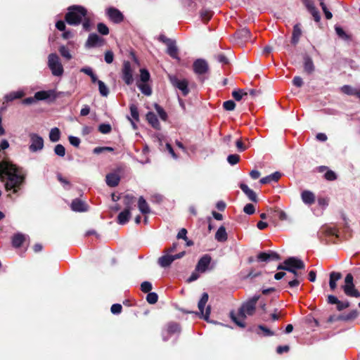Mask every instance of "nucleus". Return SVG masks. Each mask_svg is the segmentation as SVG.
Masks as SVG:
<instances>
[{"mask_svg": "<svg viewBox=\"0 0 360 360\" xmlns=\"http://www.w3.org/2000/svg\"><path fill=\"white\" fill-rule=\"evenodd\" d=\"M25 174L7 160L0 162V180L4 183L6 191L17 193L24 184Z\"/></svg>", "mask_w": 360, "mask_h": 360, "instance_id": "nucleus-1", "label": "nucleus"}, {"mask_svg": "<svg viewBox=\"0 0 360 360\" xmlns=\"http://www.w3.org/2000/svg\"><path fill=\"white\" fill-rule=\"evenodd\" d=\"M86 11L81 6H75L69 9L65 15V20L69 25H78L85 18Z\"/></svg>", "mask_w": 360, "mask_h": 360, "instance_id": "nucleus-2", "label": "nucleus"}, {"mask_svg": "<svg viewBox=\"0 0 360 360\" xmlns=\"http://www.w3.org/2000/svg\"><path fill=\"white\" fill-rule=\"evenodd\" d=\"M48 66L53 76L61 77L64 69L59 57L56 53H51L48 56Z\"/></svg>", "mask_w": 360, "mask_h": 360, "instance_id": "nucleus-3", "label": "nucleus"}, {"mask_svg": "<svg viewBox=\"0 0 360 360\" xmlns=\"http://www.w3.org/2000/svg\"><path fill=\"white\" fill-rule=\"evenodd\" d=\"M304 263L300 259L291 257L285 259L283 262V264L278 265L277 269L292 271V269H304Z\"/></svg>", "mask_w": 360, "mask_h": 360, "instance_id": "nucleus-4", "label": "nucleus"}, {"mask_svg": "<svg viewBox=\"0 0 360 360\" xmlns=\"http://www.w3.org/2000/svg\"><path fill=\"white\" fill-rule=\"evenodd\" d=\"M353 281V276L351 274H347L345 278V283L342 285V288L346 295L349 297H359L360 292L356 289Z\"/></svg>", "mask_w": 360, "mask_h": 360, "instance_id": "nucleus-5", "label": "nucleus"}, {"mask_svg": "<svg viewBox=\"0 0 360 360\" xmlns=\"http://www.w3.org/2000/svg\"><path fill=\"white\" fill-rule=\"evenodd\" d=\"M259 299V296L255 295L243 304L239 309L240 319H246L247 316H251L255 313V306Z\"/></svg>", "mask_w": 360, "mask_h": 360, "instance_id": "nucleus-6", "label": "nucleus"}, {"mask_svg": "<svg viewBox=\"0 0 360 360\" xmlns=\"http://www.w3.org/2000/svg\"><path fill=\"white\" fill-rule=\"evenodd\" d=\"M184 255H185L184 251L181 252L179 254H176L174 255H170L168 252H165V255L158 259V264L162 267H167L172 264V262L173 261H174L175 259L181 258L182 257L184 256Z\"/></svg>", "mask_w": 360, "mask_h": 360, "instance_id": "nucleus-7", "label": "nucleus"}, {"mask_svg": "<svg viewBox=\"0 0 360 360\" xmlns=\"http://www.w3.org/2000/svg\"><path fill=\"white\" fill-rule=\"evenodd\" d=\"M169 80L174 86L182 91L184 96H186L188 94V82L186 79H179L176 76H169Z\"/></svg>", "mask_w": 360, "mask_h": 360, "instance_id": "nucleus-8", "label": "nucleus"}, {"mask_svg": "<svg viewBox=\"0 0 360 360\" xmlns=\"http://www.w3.org/2000/svg\"><path fill=\"white\" fill-rule=\"evenodd\" d=\"M193 68L194 72L198 75L206 74L209 71L207 62L202 58L195 60L193 63Z\"/></svg>", "mask_w": 360, "mask_h": 360, "instance_id": "nucleus-9", "label": "nucleus"}, {"mask_svg": "<svg viewBox=\"0 0 360 360\" xmlns=\"http://www.w3.org/2000/svg\"><path fill=\"white\" fill-rule=\"evenodd\" d=\"M122 73V79L124 81V82L127 85L131 84L133 82L134 79L132 76V70L129 61H124Z\"/></svg>", "mask_w": 360, "mask_h": 360, "instance_id": "nucleus-10", "label": "nucleus"}, {"mask_svg": "<svg viewBox=\"0 0 360 360\" xmlns=\"http://www.w3.org/2000/svg\"><path fill=\"white\" fill-rule=\"evenodd\" d=\"M30 140L31 144L30 146V150L31 151L36 152L43 148L44 140L41 136L33 134L30 135Z\"/></svg>", "mask_w": 360, "mask_h": 360, "instance_id": "nucleus-11", "label": "nucleus"}, {"mask_svg": "<svg viewBox=\"0 0 360 360\" xmlns=\"http://www.w3.org/2000/svg\"><path fill=\"white\" fill-rule=\"evenodd\" d=\"M208 294L207 292H204L202 295L201 299L198 302V309L200 311V314L203 316L204 319L205 320L208 319L209 315L210 314V307H207L205 313H204V307L206 305L207 301H208Z\"/></svg>", "mask_w": 360, "mask_h": 360, "instance_id": "nucleus-12", "label": "nucleus"}, {"mask_svg": "<svg viewBox=\"0 0 360 360\" xmlns=\"http://www.w3.org/2000/svg\"><path fill=\"white\" fill-rule=\"evenodd\" d=\"M165 43L167 46V53L172 58L178 59V49L176 46V44L174 41H172L169 39H166Z\"/></svg>", "mask_w": 360, "mask_h": 360, "instance_id": "nucleus-13", "label": "nucleus"}, {"mask_svg": "<svg viewBox=\"0 0 360 360\" xmlns=\"http://www.w3.org/2000/svg\"><path fill=\"white\" fill-rule=\"evenodd\" d=\"M107 13L110 19L114 22L118 23L123 20V15L116 8H110L108 9Z\"/></svg>", "mask_w": 360, "mask_h": 360, "instance_id": "nucleus-14", "label": "nucleus"}, {"mask_svg": "<svg viewBox=\"0 0 360 360\" xmlns=\"http://www.w3.org/2000/svg\"><path fill=\"white\" fill-rule=\"evenodd\" d=\"M317 171L320 173H324V178L327 181H334L337 179V175L335 172L329 169L326 166H320L317 168Z\"/></svg>", "mask_w": 360, "mask_h": 360, "instance_id": "nucleus-15", "label": "nucleus"}, {"mask_svg": "<svg viewBox=\"0 0 360 360\" xmlns=\"http://www.w3.org/2000/svg\"><path fill=\"white\" fill-rule=\"evenodd\" d=\"M211 262V257L209 255L203 256L196 266L195 270L200 272H205Z\"/></svg>", "mask_w": 360, "mask_h": 360, "instance_id": "nucleus-16", "label": "nucleus"}, {"mask_svg": "<svg viewBox=\"0 0 360 360\" xmlns=\"http://www.w3.org/2000/svg\"><path fill=\"white\" fill-rule=\"evenodd\" d=\"M342 278V274L340 272L333 271L330 274L329 286L331 290H335L337 288V282Z\"/></svg>", "mask_w": 360, "mask_h": 360, "instance_id": "nucleus-17", "label": "nucleus"}, {"mask_svg": "<svg viewBox=\"0 0 360 360\" xmlns=\"http://www.w3.org/2000/svg\"><path fill=\"white\" fill-rule=\"evenodd\" d=\"M103 40L96 34H91L89 36L86 41V46L87 47H94L96 46L101 45Z\"/></svg>", "mask_w": 360, "mask_h": 360, "instance_id": "nucleus-18", "label": "nucleus"}, {"mask_svg": "<svg viewBox=\"0 0 360 360\" xmlns=\"http://www.w3.org/2000/svg\"><path fill=\"white\" fill-rule=\"evenodd\" d=\"M302 201L307 205H311L315 202V195L310 191H304L301 193Z\"/></svg>", "mask_w": 360, "mask_h": 360, "instance_id": "nucleus-19", "label": "nucleus"}, {"mask_svg": "<svg viewBox=\"0 0 360 360\" xmlns=\"http://www.w3.org/2000/svg\"><path fill=\"white\" fill-rule=\"evenodd\" d=\"M240 188L245 193V195L248 197V198L250 200L253 202H257V198L256 193L252 189H250L246 184H240Z\"/></svg>", "mask_w": 360, "mask_h": 360, "instance_id": "nucleus-20", "label": "nucleus"}, {"mask_svg": "<svg viewBox=\"0 0 360 360\" xmlns=\"http://www.w3.org/2000/svg\"><path fill=\"white\" fill-rule=\"evenodd\" d=\"M71 207L75 212H84L87 210L86 205L78 199H75L72 202Z\"/></svg>", "mask_w": 360, "mask_h": 360, "instance_id": "nucleus-21", "label": "nucleus"}, {"mask_svg": "<svg viewBox=\"0 0 360 360\" xmlns=\"http://www.w3.org/2000/svg\"><path fill=\"white\" fill-rule=\"evenodd\" d=\"M120 178L117 174H109L106 176V183L109 186L114 187L118 185Z\"/></svg>", "mask_w": 360, "mask_h": 360, "instance_id": "nucleus-22", "label": "nucleus"}, {"mask_svg": "<svg viewBox=\"0 0 360 360\" xmlns=\"http://www.w3.org/2000/svg\"><path fill=\"white\" fill-rule=\"evenodd\" d=\"M228 236L224 226H220L215 234V239L219 242H225L227 240Z\"/></svg>", "mask_w": 360, "mask_h": 360, "instance_id": "nucleus-23", "label": "nucleus"}, {"mask_svg": "<svg viewBox=\"0 0 360 360\" xmlns=\"http://www.w3.org/2000/svg\"><path fill=\"white\" fill-rule=\"evenodd\" d=\"M54 95V91H37L34 94V98L38 101L45 100L49 98L51 96Z\"/></svg>", "mask_w": 360, "mask_h": 360, "instance_id": "nucleus-24", "label": "nucleus"}, {"mask_svg": "<svg viewBox=\"0 0 360 360\" xmlns=\"http://www.w3.org/2000/svg\"><path fill=\"white\" fill-rule=\"evenodd\" d=\"M130 217V210L129 209H124L117 216V222L120 224H124L127 223Z\"/></svg>", "mask_w": 360, "mask_h": 360, "instance_id": "nucleus-25", "label": "nucleus"}, {"mask_svg": "<svg viewBox=\"0 0 360 360\" xmlns=\"http://www.w3.org/2000/svg\"><path fill=\"white\" fill-rule=\"evenodd\" d=\"M138 207H139L140 212L143 214H148L150 212V208H149L148 204L147 203L146 200L142 196H141L139 198Z\"/></svg>", "mask_w": 360, "mask_h": 360, "instance_id": "nucleus-26", "label": "nucleus"}, {"mask_svg": "<svg viewBox=\"0 0 360 360\" xmlns=\"http://www.w3.org/2000/svg\"><path fill=\"white\" fill-rule=\"evenodd\" d=\"M230 317L231 320L239 327L244 328L245 326V319L240 318V311L238 314H236L233 311L230 313Z\"/></svg>", "mask_w": 360, "mask_h": 360, "instance_id": "nucleus-27", "label": "nucleus"}, {"mask_svg": "<svg viewBox=\"0 0 360 360\" xmlns=\"http://www.w3.org/2000/svg\"><path fill=\"white\" fill-rule=\"evenodd\" d=\"M281 176V174L276 172L269 176L261 179L259 182L262 184H265L270 183L272 181H277L280 179Z\"/></svg>", "mask_w": 360, "mask_h": 360, "instance_id": "nucleus-28", "label": "nucleus"}, {"mask_svg": "<svg viewBox=\"0 0 360 360\" xmlns=\"http://www.w3.org/2000/svg\"><path fill=\"white\" fill-rule=\"evenodd\" d=\"M301 34H302V30H301L299 25H295L293 27L292 36V43L293 44L295 45L297 44Z\"/></svg>", "mask_w": 360, "mask_h": 360, "instance_id": "nucleus-29", "label": "nucleus"}, {"mask_svg": "<svg viewBox=\"0 0 360 360\" xmlns=\"http://www.w3.org/2000/svg\"><path fill=\"white\" fill-rule=\"evenodd\" d=\"M25 241V236L22 233H16L13 236L12 244L14 247H20Z\"/></svg>", "mask_w": 360, "mask_h": 360, "instance_id": "nucleus-30", "label": "nucleus"}, {"mask_svg": "<svg viewBox=\"0 0 360 360\" xmlns=\"http://www.w3.org/2000/svg\"><path fill=\"white\" fill-rule=\"evenodd\" d=\"M146 119L148 122L154 127L159 128L160 123L156 117V115L153 112H148L146 115Z\"/></svg>", "mask_w": 360, "mask_h": 360, "instance_id": "nucleus-31", "label": "nucleus"}, {"mask_svg": "<svg viewBox=\"0 0 360 360\" xmlns=\"http://www.w3.org/2000/svg\"><path fill=\"white\" fill-rule=\"evenodd\" d=\"M304 70L309 74L312 73L314 70V65L313 61L311 58L308 56H306L304 58Z\"/></svg>", "mask_w": 360, "mask_h": 360, "instance_id": "nucleus-32", "label": "nucleus"}, {"mask_svg": "<svg viewBox=\"0 0 360 360\" xmlns=\"http://www.w3.org/2000/svg\"><path fill=\"white\" fill-rule=\"evenodd\" d=\"M135 198L131 195H125L123 197V203L125 205V209L131 210L132 205L134 203Z\"/></svg>", "mask_w": 360, "mask_h": 360, "instance_id": "nucleus-33", "label": "nucleus"}, {"mask_svg": "<svg viewBox=\"0 0 360 360\" xmlns=\"http://www.w3.org/2000/svg\"><path fill=\"white\" fill-rule=\"evenodd\" d=\"M60 137V131L58 128L54 127L51 129L49 133V139L52 142L59 141Z\"/></svg>", "mask_w": 360, "mask_h": 360, "instance_id": "nucleus-34", "label": "nucleus"}, {"mask_svg": "<svg viewBox=\"0 0 360 360\" xmlns=\"http://www.w3.org/2000/svg\"><path fill=\"white\" fill-rule=\"evenodd\" d=\"M340 91L347 95H355L357 91V89H354L352 86L349 85H344L341 87Z\"/></svg>", "mask_w": 360, "mask_h": 360, "instance_id": "nucleus-35", "label": "nucleus"}, {"mask_svg": "<svg viewBox=\"0 0 360 360\" xmlns=\"http://www.w3.org/2000/svg\"><path fill=\"white\" fill-rule=\"evenodd\" d=\"M200 15L202 20L204 22H207L211 19L212 16V12L210 10L202 9L200 13Z\"/></svg>", "mask_w": 360, "mask_h": 360, "instance_id": "nucleus-36", "label": "nucleus"}, {"mask_svg": "<svg viewBox=\"0 0 360 360\" xmlns=\"http://www.w3.org/2000/svg\"><path fill=\"white\" fill-rule=\"evenodd\" d=\"M99 92L103 96H107L109 94L108 86L102 81H98Z\"/></svg>", "mask_w": 360, "mask_h": 360, "instance_id": "nucleus-37", "label": "nucleus"}, {"mask_svg": "<svg viewBox=\"0 0 360 360\" xmlns=\"http://www.w3.org/2000/svg\"><path fill=\"white\" fill-rule=\"evenodd\" d=\"M23 96V94L20 91L12 92L5 96L6 101H12L14 99L20 98Z\"/></svg>", "mask_w": 360, "mask_h": 360, "instance_id": "nucleus-38", "label": "nucleus"}, {"mask_svg": "<svg viewBox=\"0 0 360 360\" xmlns=\"http://www.w3.org/2000/svg\"><path fill=\"white\" fill-rule=\"evenodd\" d=\"M308 9L310 11L311 14L313 15L316 22H319L320 20V15L319 11L312 4L307 5Z\"/></svg>", "mask_w": 360, "mask_h": 360, "instance_id": "nucleus-39", "label": "nucleus"}, {"mask_svg": "<svg viewBox=\"0 0 360 360\" xmlns=\"http://www.w3.org/2000/svg\"><path fill=\"white\" fill-rule=\"evenodd\" d=\"M237 35L239 38L246 40L249 39L250 36V32L248 29L244 28L238 31L237 32Z\"/></svg>", "mask_w": 360, "mask_h": 360, "instance_id": "nucleus-40", "label": "nucleus"}, {"mask_svg": "<svg viewBox=\"0 0 360 360\" xmlns=\"http://www.w3.org/2000/svg\"><path fill=\"white\" fill-rule=\"evenodd\" d=\"M59 52L60 55L68 60H70L72 58V55L70 54L69 50L64 46H62L59 48Z\"/></svg>", "mask_w": 360, "mask_h": 360, "instance_id": "nucleus-41", "label": "nucleus"}, {"mask_svg": "<svg viewBox=\"0 0 360 360\" xmlns=\"http://www.w3.org/2000/svg\"><path fill=\"white\" fill-rule=\"evenodd\" d=\"M131 116L135 121L139 120V115L137 107L132 104L130 105Z\"/></svg>", "mask_w": 360, "mask_h": 360, "instance_id": "nucleus-42", "label": "nucleus"}, {"mask_svg": "<svg viewBox=\"0 0 360 360\" xmlns=\"http://www.w3.org/2000/svg\"><path fill=\"white\" fill-rule=\"evenodd\" d=\"M139 88L143 94L147 96H150L152 93L150 87L146 84H138Z\"/></svg>", "mask_w": 360, "mask_h": 360, "instance_id": "nucleus-43", "label": "nucleus"}, {"mask_svg": "<svg viewBox=\"0 0 360 360\" xmlns=\"http://www.w3.org/2000/svg\"><path fill=\"white\" fill-rule=\"evenodd\" d=\"M158 296L155 292H148L146 300L148 303L153 304L158 302Z\"/></svg>", "mask_w": 360, "mask_h": 360, "instance_id": "nucleus-44", "label": "nucleus"}, {"mask_svg": "<svg viewBox=\"0 0 360 360\" xmlns=\"http://www.w3.org/2000/svg\"><path fill=\"white\" fill-rule=\"evenodd\" d=\"M140 79L143 82H146L150 79L149 72L146 69L140 70Z\"/></svg>", "mask_w": 360, "mask_h": 360, "instance_id": "nucleus-45", "label": "nucleus"}, {"mask_svg": "<svg viewBox=\"0 0 360 360\" xmlns=\"http://www.w3.org/2000/svg\"><path fill=\"white\" fill-rule=\"evenodd\" d=\"M248 92L241 90L234 91L232 93L233 97L238 101H240L243 96H247Z\"/></svg>", "mask_w": 360, "mask_h": 360, "instance_id": "nucleus-46", "label": "nucleus"}, {"mask_svg": "<svg viewBox=\"0 0 360 360\" xmlns=\"http://www.w3.org/2000/svg\"><path fill=\"white\" fill-rule=\"evenodd\" d=\"M155 109L156 110L158 114L160 117V118L163 120H166L167 117V115L166 112L163 110L162 107H160L159 105L155 104Z\"/></svg>", "mask_w": 360, "mask_h": 360, "instance_id": "nucleus-47", "label": "nucleus"}, {"mask_svg": "<svg viewBox=\"0 0 360 360\" xmlns=\"http://www.w3.org/2000/svg\"><path fill=\"white\" fill-rule=\"evenodd\" d=\"M54 152L57 155L63 157L65 154V147L61 144H58L55 146Z\"/></svg>", "mask_w": 360, "mask_h": 360, "instance_id": "nucleus-48", "label": "nucleus"}, {"mask_svg": "<svg viewBox=\"0 0 360 360\" xmlns=\"http://www.w3.org/2000/svg\"><path fill=\"white\" fill-rule=\"evenodd\" d=\"M239 160L240 156L236 154L229 155L227 158V161L232 165L237 164Z\"/></svg>", "mask_w": 360, "mask_h": 360, "instance_id": "nucleus-49", "label": "nucleus"}, {"mask_svg": "<svg viewBox=\"0 0 360 360\" xmlns=\"http://www.w3.org/2000/svg\"><path fill=\"white\" fill-rule=\"evenodd\" d=\"M97 28L98 31L103 35H107L109 33L108 27L102 22L98 24Z\"/></svg>", "mask_w": 360, "mask_h": 360, "instance_id": "nucleus-50", "label": "nucleus"}, {"mask_svg": "<svg viewBox=\"0 0 360 360\" xmlns=\"http://www.w3.org/2000/svg\"><path fill=\"white\" fill-rule=\"evenodd\" d=\"M98 130L102 134H108L111 131V126L108 124H101L98 127Z\"/></svg>", "mask_w": 360, "mask_h": 360, "instance_id": "nucleus-51", "label": "nucleus"}, {"mask_svg": "<svg viewBox=\"0 0 360 360\" xmlns=\"http://www.w3.org/2000/svg\"><path fill=\"white\" fill-rule=\"evenodd\" d=\"M141 289L143 292H149L152 289V284L148 281H144L141 283Z\"/></svg>", "mask_w": 360, "mask_h": 360, "instance_id": "nucleus-52", "label": "nucleus"}, {"mask_svg": "<svg viewBox=\"0 0 360 360\" xmlns=\"http://www.w3.org/2000/svg\"><path fill=\"white\" fill-rule=\"evenodd\" d=\"M223 106L226 110L230 111V110H234V108L236 107V104L233 101L230 100V101H225L223 104Z\"/></svg>", "mask_w": 360, "mask_h": 360, "instance_id": "nucleus-53", "label": "nucleus"}, {"mask_svg": "<svg viewBox=\"0 0 360 360\" xmlns=\"http://www.w3.org/2000/svg\"><path fill=\"white\" fill-rule=\"evenodd\" d=\"M122 307L120 304H114L111 306L110 311L114 314H118L121 313Z\"/></svg>", "mask_w": 360, "mask_h": 360, "instance_id": "nucleus-54", "label": "nucleus"}, {"mask_svg": "<svg viewBox=\"0 0 360 360\" xmlns=\"http://www.w3.org/2000/svg\"><path fill=\"white\" fill-rule=\"evenodd\" d=\"M113 59H114V54H113L112 51H107L105 53V61L107 63L110 64L112 63Z\"/></svg>", "mask_w": 360, "mask_h": 360, "instance_id": "nucleus-55", "label": "nucleus"}, {"mask_svg": "<svg viewBox=\"0 0 360 360\" xmlns=\"http://www.w3.org/2000/svg\"><path fill=\"white\" fill-rule=\"evenodd\" d=\"M243 211L248 214H252L255 211V206L252 204H247L243 209Z\"/></svg>", "mask_w": 360, "mask_h": 360, "instance_id": "nucleus-56", "label": "nucleus"}, {"mask_svg": "<svg viewBox=\"0 0 360 360\" xmlns=\"http://www.w3.org/2000/svg\"><path fill=\"white\" fill-rule=\"evenodd\" d=\"M68 139H69L70 143L72 146H74L75 147H78L79 146L80 139L79 138L73 136H70Z\"/></svg>", "mask_w": 360, "mask_h": 360, "instance_id": "nucleus-57", "label": "nucleus"}, {"mask_svg": "<svg viewBox=\"0 0 360 360\" xmlns=\"http://www.w3.org/2000/svg\"><path fill=\"white\" fill-rule=\"evenodd\" d=\"M186 234H187V231L186 229L184 228H182L181 229H180V231H179L178 234H177V238L180 239V238H182L184 239V240H188V238L186 236Z\"/></svg>", "mask_w": 360, "mask_h": 360, "instance_id": "nucleus-58", "label": "nucleus"}, {"mask_svg": "<svg viewBox=\"0 0 360 360\" xmlns=\"http://www.w3.org/2000/svg\"><path fill=\"white\" fill-rule=\"evenodd\" d=\"M321 6L322 9L326 15V18L327 19L332 18V17H333L332 13L329 11L327 10L326 6L324 4L323 2H321Z\"/></svg>", "mask_w": 360, "mask_h": 360, "instance_id": "nucleus-59", "label": "nucleus"}, {"mask_svg": "<svg viewBox=\"0 0 360 360\" xmlns=\"http://www.w3.org/2000/svg\"><path fill=\"white\" fill-rule=\"evenodd\" d=\"M257 257L261 261H266L271 258V255L269 253L261 252Z\"/></svg>", "mask_w": 360, "mask_h": 360, "instance_id": "nucleus-60", "label": "nucleus"}, {"mask_svg": "<svg viewBox=\"0 0 360 360\" xmlns=\"http://www.w3.org/2000/svg\"><path fill=\"white\" fill-rule=\"evenodd\" d=\"M292 83L295 86L300 87L302 86L303 81L300 77L297 76V77H294V79L292 80Z\"/></svg>", "mask_w": 360, "mask_h": 360, "instance_id": "nucleus-61", "label": "nucleus"}, {"mask_svg": "<svg viewBox=\"0 0 360 360\" xmlns=\"http://www.w3.org/2000/svg\"><path fill=\"white\" fill-rule=\"evenodd\" d=\"M337 308L339 311H341L344 309H346L349 307V302H342L339 300V302H338L337 304Z\"/></svg>", "mask_w": 360, "mask_h": 360, "instance_id": "nucleus-62", "label": "nucleus"}, {"mask_svg": "<svg viewBox=\"0 0 360 360\" xmlns=\"http://www.w3.org/2000/svg\"><path fill=\"white\" fill-rule=\"evenodd\" d=\"M236 147L238 148V150H240V151H244L246 149V147L244 146L241 139H238L236 141Z\"/></svg>", "mask_w": 360, "mask_h": 360, "instance_id": "nucleus-63", "label": "nucleus"}, {"mask_svg": "<svg viewBox=\"0 0 360 360\" xmlns=\"http://www.w3.org/2000/svg\"><path fill=\"white\" fill-rule=\"evenodd\" d=\"M56 27L58 30L63 31L65 29V24L63 21L59 20L56 22Z\"/></svg>", "mask_w": 360, "mask_h": 360, "instance_id": "nucleus-64", "label": "nucleus"}]
</instances>
